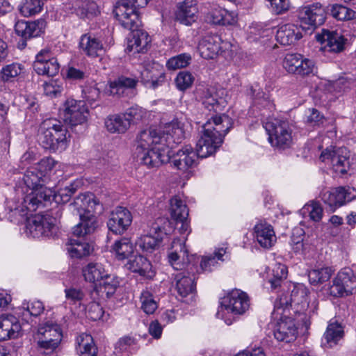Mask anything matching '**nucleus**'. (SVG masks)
Masks as SVG:
<instances>
[{"instance_id":"7c9ffc66","label":"nucleus","mask_w":356,"mask_h":356,"mask_svg":"<svg viewBox=\"0 0 356 356\" xmlns=\"http://www.w3.org/2000/svg\"><path fill=\"white\" fill-rule=\"evenodd\" d=\"M302 38L298 26L287 24L281 26L276 33V39L282 45H290Z\"/></svg>"},{"instance_id":"9d476101","label":"nucleus","mask_w":356,"mask_h":356,"mask_svg":"<svg viewBox=\"0 0 356 356\" xmlns=\"http://www.w3.org/2000/svg\"><path fill=\"white\" fill-rule=\"evenodd\" d=\"M130 0H120L115 6L113 13L120 24L125 29L138 28L142 22L138 8Z\"/></svg>"},{"instance_id":"dca6fc26","label":"nucleus","mask_w":356,"mask_h":356,"mask_svg":"<svg viewBox=\"0 0 356 356\" xmlns=\"http://www.w3.org/2000/svg\"><path fill=\"white\" fill-rule=\"evenodd\" d=\"M298 17L301 22V26L308 25L316 27L324 23L325 10L320 3L300 8L298 10Z\"/></svg>"},{"instance_id":"0eeeda50","label":"nucleus","mask_w":356,"mask_h":356,"mask_svg":"<svg viewBox=\"0 0 356 356\" xmlns=\"http://www.w3.org/2000/svg\"><path fill=\"white\" fill-rule=\"evenodd\" d=\"M272 146L278 149H286L291 146L293 138L289 124L286 121L275 119L268 122L265 126Z\"/></svg>"},{"instance_id":"e433bc0d","label":"nucleus","mask_w":356,"mask_h":356,"mask_svg":"<svg viewBox=\"0 0 356 356\" xmlns=\"http://www.w3.org/2000/svg\"><path fill=\"white\" fill-rule=\"evenodd\" d=\"M105 126L113 134H124L130 127L129 122L123 113L108 116L105 120Z\"/></svg>"},{"instance_id":"052dcab7","label":"nucleus","mask_w":356,"mask_h":356,"mask_svg":"<svg viewBox=\"0 0 356 356\" xmlns=\"http://www.w3.org/2000/svg\"><path fill=\"white\" fill-rule=\"evenodd\" d=\"M270 3V9L275 15L286 13L290 8L289 0H266Z\"/></svg>"},{"instance_id":"c756f323","label":"nucleus","mask_w":356,"mask_h":356,"mask_svg":"<svg viewBox=\"0 0 356 356\" xmlns=\"http://www.w3.org/2000/svg\"><path fill=\"white\" fill-rule=\"evenodd\" d=\"M127 266L130 270L147 278H152L154 276V272L152 270L150 261L140 254L136 255L133 259H130L127 264Z\"/></svg>"},{"instance_id":"393cba45","label":"nucleus","mask_w":356,"mask_h":356,"mask_svg":"<svg viewBox=\"0 0 356 356\" xmlns=\"http://www.w3.org/2000/svg\"><path fill=\"white\" fill-rule=\"evenodd\" d=\"M298 334L293 320L286 317L281 318L275 327L273 334L279 341L289 343L296 339Z\"/></svg>"},{"instance_id":"412c9836","label":"nucleus","mask_w":356,"mask_h":356,"mask_svg":"<svg viewBox=\"0 0 356 356\" xmlns=\"http://www.w3.org/2000/svg\"><path fill=\"white\" fill-rule=\"evenodd\" d=\"M46 27V22L42 19H38L33 22L18 21L15 26V33L23 38L19 45L21 48L26 46V40L38 37L44 31Z\"/></svg>"},{"instance_id":"5701e85b","label":"nucleus","mask_w":356,"mask_h":356,"mask_svg":"<svg viewBox=\"0 0 356 356\" xmlns=\"http://www.w3.org/2000/svg\"><path fill=\"white\" fill-rule=\"evenodd\" d=\"M193 265H188L187 272H181L175 275L176 289L178 293L186 297L195 289V272Z\"/></svg>"},{"instance_id":"f704fd0d","label":"nucleus","mask_w":356,"mask_h":356,"mask_svg":"<svg viewBox=\"0 0 356 356\" xmlns=\"http://www.w3.org/2000/svg\"><path fill=\"white\" fill-rule=\"evenodd\" d=\"M82 273L86 282L90 283L100 282L108 272L99 263H89L82 269Z\"/></svg>"},{"instance_id":"423d86ee","label":"nucleus","mask_w":356,"mask_h":356,"mask_svg":"<svg viewBox=\"0 0 356 356\" xmlns=\"http://www.w3.org/2000/svg\"><path fill=\"white\" fill-rule=\"evenodd\" d=\"M63 337L60 326L47 323L39 327L36 334L37 348L44 354L53 353L59 346Z\"/></svg>"},{"instance_id":"2f4dec72","label":"nucleus","mask_w":356,"mask_h":356,"mask_svg":"<svg viewBox=\"0 0 356 356\" xmlns=\"http://www.w3.org/2000/svg\"><path fill=\"white\" fill-rule=\"evenodd\" d=\"M207 20L217 25H233L236 22L237 15L234 12L218 7L212 9L207 15Z\"/></svg>"},{"instance_id":"cd10ccee","label":"nucleus","mask_w":356,"mask_h":356,"mask_svg":"<svg viewBox=\"0 0 356 356\" xmlns=\"http://www.w3.org/2000/svg\"><path fill=\"white\" fill-rule=\"evenodd\" d=\"M343 337V327L335 319L330 321L323 337V345L332 348Z\"/></svg>"},{"instance_id":"8fccbe9b","label":"nucleus","mask_w":356,"mask_h":356,"mask_svg":"<svg viewBox=\"0 0 356 356\" xmlns=\"http://www.w3.org/2000/svg\"><path fill=\"white\" fill-rule=\"evenodd\" d=\"M191 59V56L189 54H181L168 59L166 67L171 70L184 68L190 64Z\"/></svg>"},{"instance_id":"de8ad7c7","label":"nucleus","mask_w":356,"mask_h":356,"mask_svg":"<svg viewBox=\"0 0 356 356\" xmlns=\"http://www.w3.org/2000/svg\"><path fill=\"white\" fill-rule=\"evenodd\" d=\"M331 275V268L328 267H323L310 270L308 272V278L310 284L317 285L329 280Z\"/></svg>"},{"instance_id":"1a4fd4ad","label":"nucleus","mask_w":356,"mask_h":356,"mask_svg":"<svg viewBox=\"0 0 356 356\" xmlns=\"http://www.w3.org/2000/svg\"><path fill=\"white\" fill-rule=\"evenodd\" d=\"M165 224H170L168 218H157L151 225L149 232L139 238L136 245L144 252H152L159 247L163 239V234H165L167 232Z\"/></svg>"},{"instance_id":"2eb2a0df","label":"nucleus","mask_w":356,"mask_h":356,"mask_svg":"<svg viewBox=\"0 0 356 356\" xmlns=\"http://www.w3.org/2000/svg\"><path fill=\"white\" fill-rule=\"evenodd\" d=\"M88 108L85 103L73 99H67L65 104L64 118L72 127L82 124L86 122Z\"/></svg>"},{"instance_id":"e2e57ef3","label":"nucleus","mask_w":356,"mask_h":356,"mask_svg":"<svg viewBox=\"0 0 356 356\" xmlns=\"http://www.w3.org/2000/svg\"><path fill=\"white\" fill-rule=\"evenodd\" d=\"M103 307L97 302H90L88 305L87 315L92 321L100 320L104 316Z\"/></svg>"},{"instance_id":"39448f33","label":"nucleus","mask_w":356,"mask_h":356,"mask_svg":"<svg viewBox=\"0 0 356 356\" xmlns=\"http://www.w3.org/2000/svg\"><path fill=\"white\" fill-rule=\"evenodd\" d=\"M62 210L57 207L49 213L38 214L29 220L26 229L33 238L51 237L56 234L57 222L62 217Z\"/></svg>"},{"instance_id":"49530a36","label":"nucleus","mask_w":356,"mask_h":356,"mask_svg":"<svg viewBox=\"0 0 356 356\" xmlns=\"http://www.w3.org/2000/svg\"><path fill=\"white\" fill-rule=\"evenodd\" d=\"M24 70V66L19 63H13L2 67L0 77L4 82L11 81L14 78L20 75Z\"/></svg>"},{"instance_id":"3c124183","label":"nucleus","mask_w":356,"mask_h":356,"mask_svg":"<svg viewBox=\"0 0 356 356\" xmlns=\"http://www.w3.org/2000/svg\"><path fill=\"white\" fill-rule=\"evenodd\" d=\"M141 309L147 314H153L158 307L153 294L149 291H143L140 297Z\"/></svg>"},{"instance_id":"c03bdc74","label":"nucleus","mask_w":356,"mask_h":356,"mask_svg":"<svg viewBox=\"0 0 356 356\" xmlns=\"http://www.w3.org/2000/svg\"><path fill=\"white\" fill-rule=\"evenodd\" d=\"M225 253L224 249H220L218 252H214L213 254L209 256L202 257L200 268H196V272L200 273V272H211L212 267L218 263V260H222V257Z\"/></svg>"},{"instance_id":"7ed1b4c3","label":"nucleus","mask_w":356,"mask_h":356,"mask_svg":"<svg viewBox=\"0 0 356 356\" xmlns=\"http://www.w3.org/2000/svg\"><path fill=\"white\" fill-rule=\"evenodd\" d=\"M80 222L73 228V234L76 236H84L93 233L97 227V216L104 211L103 204L93 193H86L76 197L73 205H70Z\"/></svg>"},{"instance_id":"b1692460","label":"nucleus","mask_w":356,"mask_h":356,"mask_svg":"<svg viewBox=\"0 0 356 356\" xmlns=\"http://www.w3.org/2000/svg\"><path fill=\"white\" fill-rule=\"evenodd\" d=\"M221 38L218 35H207L198 44L200 56L204 59H213L221 51Z\"/></svg>"},{"instance_id":"a878e982","label":"nucleus","mask_w":356,"mask_h":356,"mask_svg":"<svg viewBox=\"0 0 356 356\" xmlns=\"http://www.w3.org/2000/svg\"><path fill=\"white\" fill-rule=\"evenodd\" d=\"M21 329V325L15 316H0V341L17 338Z\"/></svg>"},{"instance_id":"ddd939ff","label":"nucleus","mask_w":356,"mask_h":356,"mask_svg":"<svg viewBox=\"0 0 356 356\" xmlns=\"http://www.w3.org/2000/svg\"><path fill=\"white\" fill-rule=\"evenodd\" d=\"M131 213L126 207H117L111 213L107 221L109 231L115 234L122 235L132 222Z\"/></svg>"},{"instance_id":"f3484780","label":"nucleus","mask_w":356,"mask_h":356,"mask_svg":"<svg viewBox=\"0 0 356 356\" xmlns=\"http://www.w3.org/2000/svg\"><path fill=\"white\" fill-rule=\"evenodd\" d=\"M316 40L324 44V49L329 52L340 53L345 49L348 39L337 31L323 29L316 36Z\"/></svg>"},{"instance_id":"9b49d317","label":"nucleus","mask_w":356,"mask_h":356,"mask_svg":"<svg viewBox=\"0 0 356 356\" xmlns=\"http://www.w3.org/2000/svg\"><path fill=\"white\" fill-rule=\"evenodd\" d=\"M140 78L143 84L154 89L165 82V72L159 63L146 61L143 64Z\"/></svg>"},{"instance_id":"72a5a7b5","label":"nucleus","mask_w":356,"mask_h":356,"mask_svg":"<svg viewBox=\"0 0 356 356\" xmlns=\"http://www.w3.org/2000/svg\"><path fill=\"white\" fill-rule=\"evenodd\" d=\"M79 47L86 55L91 57H98L104 51L102 44L88 34L81 36Z\"/></svg>"},{"instance_id":"a18cd8bd","label":"nucleus","mask_w":356,"mask_h":356,"mask_svg":"<svg viewBox=\"0 0 356 356\" xmlns=\"http://www.w3.org/2000/svg\"><path fill=\"white\" fill-rule=\"evenodd\" d=\"M290 295V300L292 305H301L305 307L308 304V289L302 284H298L293 286Z\"/></svg>"},{"instance_id":"4468645a","label":"nucleus","mask_w":356,"mask_h":356,"mask_svg":"<svg viewBox=\"0 0 356 356\" xmlns=\"http://www.w3.org/2000/svg\"><path fill=\"white\" fill-rule=\"evenodd\" d=\"M221 306L234 314H243L250 307V300L246 293L234 289L222 299Z\"/></svg>"},{"instance_id":"6e6552de","label":"nucleus","mask_w":356,"mask_h":356,"mask_svg":"<svg viewBox=\"0 0 356 356\" xmlns=\"http://www.w3.org/2000/svg\"><path fill=\"white\" fill-rule=\"evenodd\" d=\"M350 152L345 147H328L323 151L320 160L332 165L336 172L346 173L350 168Z\"/></svg>"},{"instance_id":"aec40b11","label":"nucleus","mask_w":356,"mask_h":356,"mask_svg":"<svg viewBox=\"0 0 356 356\" xmlns=\"http://www.w3.org/2000/svg\"><path fill=\"white\" fill-rule=\"evenodd\" d=\"M56 197L54 191L42 186L27 195L24 198V204L28 211H34L41 206L45 207L47 203L51 202Z\"/></svg>"},{"instance_id":"13d9d810","label":"nucleus","mask_w":356,"mask_h":356,"mask_svg":"<svg viewBox=\"0 0 356 356\" xmlns=\"http://www.w3.org/2000/svg\"><path fill=\"white\" fill-rule=\"evenodd\" d=\"M304 209L309 213V218L313 221L318 222L321 220L323 210L320 203L312 202L306 204Z\"/></svg>"},{"instance_id":"20e7f679","label":"nucleus","mask_w":356,"mask_h":356,"mask_svg":"<svg viewBox=\"0 0 356 356\" xmlns=\"http://www.w3.org/2000/svg\"><path fill=\"white\" fill-rule=\"evenodd\" d=\"M67 130L56 119L45 120L40 125L38 143L44 149L51 152L63 151L68 144Z\"/></svg>"},{"instance_id":"58836bf2","label":"nucleus","mask_w":356,"mask_h":356,"mask_svg":"<svg viewBox=\"0 0 356 356\" xmlns=\"http://www.w3.org/2000/svg\"><path fill=\"white\" fill-rule=\"evenodd\" d=\"M172 248H175V250L169 254V262L175 269H181L184 264H180L178 261L180 258H182L184 261L185 257L188 259V250L186 249L184 243L179 238H176L172 242Z\"/></svg>"},{"instance_id":"338daca9","label":"nucleus","mask_w":356,"mask_h":356,"mask_svg":"<svg viewBox=\"0 0 356 356\" xmlns=\"http://www.w3.org/2000/svg\"><path fill=\"white\" fill-rule=\"evenodd\" d=\"M63 87L54 80L44 84V92L47 96L51 97H56L61 93Z\"/></svg>"},{"instance_id":"473e14b6","label":"nucleus","mask_w":356,"mask_h":356,"mask_svg":"<svg viewBox=\"0 0 356 356\" xmlns=\"http://www.w3.org/2000/svg\"><path fill=\"white\" fill-rule=\"evenodd\" d=\"M138 79L120 76L109 84L110 94L118 97L124 96L127 90L136 88Z\"/></svg>"},{"instance_id":"4c0bfd02","label":"nucleus","mask_w":356,"mask_h":356,"mask_svg":"<svg viewBox=\"0 0 356 356\" xmlns=\"http://www.w3.org/2000/svg\"><path fill=\"white\" fill-rule=\"evenodd\" d=\"M169 213L175 222L186 220L188 216V209L184 202L178 196L172 197L170 200Z\"/></svg>"},{"instance_id":"680f3d73","label":"nucleus","mask_w":356,"mask_h":356,"mask_svg":"<svg viewBox=\"0 0 356 356\" xmlns=\"http://www.w3.org/2000/svg\"><path fill=\"white\" fill-rule=\"evenodd\" d=\"M65 294L66 300L73 304L81 302L85 297V293L81 289L74 287L65 289Z\"/></svg>"},{"instance_id":"c9c22d12","label":"nucleus","mask_w":356,"mask_h":356,"mask_svg":"<svg viewBox=\"0 0 356 356\" xmlns=\"http://www.w3.org/2000/svg\"><path fill=\"white\" fill-rule=\"evenodd\" d=\"M47 177L44 172L36 167L29 168L24 174L22 180L27 188L35 190L42 186Z\"/></svg>"},{"instance_id":"a211bd4d","label":"nucleus","mask_w":356,"mask_h":356,"mask_svg":"<svg viewBox=\"0 0 356 356\" xmlns=\"http://www.w3.org/2000/svg\"><path fill=\"white\" fill-rule=\"evenodd\" d=\"M356 197V191L353 188L338 187L325 192L322 195L323 202L334 209Z\"/></svg>"},{"instance_id":"4be33fe9","label":"nucleus","mask_w":356,"mask_h":356,"mask_svg":"<svg viewBox=\"0 0 356 356\" xmlns=\"http://www.w3.org/2000/svg\"><path fill=\"white\" fill-rule=\"evenodd\" d=\"M130 30L131 32L127 38L126 50L133 54L145 52L150 42L148 33L144 30L138 29V28Z\"/></svg>"},{"instance_id":"bb28decb","label":"nucleus","mask_w":356,"mask_h":356,"mask_svg":"<svg viewBox=\"0 0 356 356\" xmlns=\"http://www.w3.org/2000/svg\"><path fill=\"white\" fill-rule=\"evenodd\" d=\"M255 237L259 245L264 248H271L277 238L273 227L268 223H258L254 226Z\"/></svg>"},{"instance_id":"c85d7f7f","label":"nucleus","mask_w":356,"mask_h":356,"mask_svg":"<svg viewBox=\"0 0 356 356\" xmlns=\"http://www.w3.org/2000/svg\"><path fill=\"white\" fill-rule=\"evenodd\" d=\"M197 8L194 0H186L179 7L176 13V19L185 25H191L195 22L197 16Z\"/></svg>"},{"instance_id":"a19ab883","label":"nucleus","mask_w":356,"mask_h":356,"mask_svg":"<svg viewBox=\"0 0 356 356\" xmlns=\"http://www.w3.org/2000/svg\"><path fill=\"white\" fill-rule=\"evenodd\" d=\"M76 350L80 356H97V348L91 335L82 334L76 339Z\"/></svg>"},{"instance_id":"603ef678","label":"nucleus","mask_w":356,"mask_h":356,"mask_svg":"<svg viewBox=\"0 0 356 356\" xmlns=\"http://www.w3.org/2000/svg\"><path fill=\"white\" fill-rule=\"evenodd\" d=\"M123 114L131 126V124H137L142 121L146 117L147 111L142 107L135 105L127 108Z\"/></svg>"},{"instance_id":"79ce46f5","label":"nucleus","mask_w":356,"mask_h":356,"mask_svg":"<svg viewBox=\"0 0 356 356\" xmlns=\"http://www.w3.org/2000/svg\"><path fill=\"white\" fill-rule=\"evenodd\" d=\"M336 278L346 288V296L353 293V291L356 289V277L352 269L350 268L341 269L338 273Z\"/></svg>"},{"instance_id":"37998d69","label":"nucleus","mask_w":356,"mask_h":356,"mask_svg":"<svg viewBox=\"0 0 356 356\" xmlns=\"http://www.w3.org/2000/svg\"><path fill=\"white\" fill-rule=\"evenodd\" d=\"M67 251L72 257L82 258L88 256L92 250L89 243L72 239Z\"/></svg>"},{"instance_id":"4d7b16f0","label":"nucleus","mask_w":356,"mask_h":356,"mask_svg":"<svg viewBox=\"0 0 356 356\" xmlns=\"http://www.w3.org/2000/svg\"><path fill=\"white\" fill-rule=\"evenodd\" d=\"M290 306H292L290 295L289 293H283L275 301L274 312L282 315Z\"/></svg>"},{"instance_id":"774afa93","label":"nucleus","mask_w":356,"mask_h":356,"mask_svg":"<svg viewBox=\"0 0 356 356\" xmlns=\"http://www.w3.org/2000/svg\"><path fill=\"white\" fill-rule=\"evenodd\" d=\"M77 12L81 17H89L90 16L96 15L99 10L97 4L91 1L83 5L82 8H79Z\"/></svg>"},{"instance_id":"09e8293b","label":"nucleus","mask_w":356,"mask_h":356,"mask_svg":"<svg viewBox=\"0 0 356 356\" xmlns=\"http://www.w3.org/2000/svg\"><path fill=\"white\" fill-rule=\"evenodd\" d=\"M43 7L42 0H24L19 11L25 17H30L41 12Z\"/></svg>"},{"instance_id":"69168bd1","label":"nucleus","mask_w":356,"mask_h":356,"mask_svg":"<svg viewBox=\"0 0 356 356\" xmlns=\"http://www.w3.org/2000/svg\"><path fill=\"white\" fill-rule=\"evenodd\" d=\"M83 97L90 104L99 99L100 91L95 86H86L83 90Z\"/></svg>"},{"instance_id":"bf43d9fd","label":"nucleus","mask_w":356,"mask_h":356,"mask_svg":"<svg viewBox=\"0 0 356 356\" xmlns=\"http://www.w3.org/2000/svg\"><path fill=\"white\" fill-rule=\"evenodd\" d=\"M22 309L29 313L31 316H38L43 312L44 307L42 302L35 300L31 303L23 302Z\"/></svg>"},{"instance_id":"f257e3e1","label":"nucleus","mask_w":356,"mask_h":356,"mask_svg":"<svg viewBox=\"0 0 356 356\" xmlns=\"http://www.w3.org/2000/svg\"><path fill=\"white\" fill-rule=\"evenodd\" d=\"M232 124V120L227 115L212 116L202 127V134L197 142L195 152L191 146H185L173 156L171 161L173 165L185 171L195 165L197 157L207 158L214 154Z\"/></svg>"},{"instance_id":"0e129e2a","label":"nucleus","mask_w":356,"mask_h":356,"mask_svg":"<svg viewBox=\"0 0 356 356\" xmlns=\"http://www.w3.org/2000/svg\"><path fill=\"white\" fill-rule=\"evenodd\" d=\"M87 74L86 68L71 66L66 71V77L72 81H81L87 76Z\"/></svg>"},{"instance_id":"ea45409f","label":"nucleus","mask_w":356,"mask_h":356,"mask_svg":"<svg viewBox=\"0 0 356 356\" xmlns=\"http://www.w3.org/2000/svg\"><path fill=\"white\" fill-rule=\"evenodd\" d=\"M111 252L118 260H124L134 252V245L129 238L123 237L115 241Z\"/></svg>"},{"instance_id":"f03ea898","label":"nucleus","mask_w":356,"mask_h":356,"mask_svg":"<svg viewBox=\"0 0 356 356\" xmlns=\"http://www.w3.org/2000/svg\"><path fill=\"white\" fill-rule=\"evenodd\" d=\"M171 134L159 129H149L139 133L136 137V152L141 163L149 168H159L170 161L169 139Z\"/></svg>"},{"instance_id":"6e6d98bb","label":"nucleus","mask_w":356,"mask_h":356,"mask_svg":"<svg viewBox=\"0 0 356 356\" xmlns=\"http://www.w3.org/2000/svg\"><path fill=\"white\" fill-rule=\"evenodd\" d=\"M104 292L106 293L107 297L113 296L120 285L118 279L111 274H107L100 282Z\"/></svg>"},{"instance_id":"6ab92c4d","label":"nucleus","mask_w":356,"mask_h":356,"mask_svg":"<svg viewBox=\"0 0 356 356\" xmlns=\"http://www.w3.org/2000/svg\"><path fill=\"white\" fill-rule=\"evenodd\" d=\"M284 68L289 73L307 75L312 72L314 63L304 58L301 54H287L282 62Z\"/></svg>"},{"instance_id":"864d4df0","label":"nucleus","mask_w":356,"mask_h":356,"mask_svg":"<svg viewBox=\"0 0 356 356\" xmlns=\"http://www.w3.org/2000/svg\"><path fill=\"white\" fill-rule=\"evenodd\" d=\"M195 81L194 76L188 71L179 72L175 80L177 88L180 91H185L190 88Z\"/></svg>"},{"instance_id":"5fc2aeb1","label":"nucleus","mask_w":356,"mask_h":356,"mask_svg":"<svg viewBox=\"0 0 356 356\" xmlns=\"http://www.w3.org/2000/svg\"><path fill=\"white\" fill-rule=\"evenodd\" d=\"M332 16L338 20H350L355 16V12L344 6L335 4L331 8Z\"/></svg>"},{"instance_id":"f8f14e48","label":"nucleus","mask_w":356,"mask_h":356,"mask_svg":"<svg viewBox=\"0 0 356 356\" xmlns=\"http://www.w3.org/2000/svg\"><path fill=\"white\" fill-rule=\"evenodd\" d=\"M33 67L39 75L54 76L58 73L60 65L57 58L53 56L51 50L45 48L36 54Z\"/></svg>"}]
</instances>
